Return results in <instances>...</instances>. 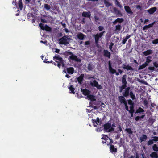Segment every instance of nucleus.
<instances>
[{"label":"nucleus","instance_id":"f257e3e1","mask_svg":"<svg viewBox=\"0 0 158 158\" xmlns=\"http://www.w3.org/2000/svg\"><path fill=\"white\" fill-rule=\"evenodd\" d=\"M64 54L66 56L70 55L69 58V61H70V60H71L77 62H80L81 61V59L79 58L77 56L74 55L71 52L65 51L64 52Z\"/></svg>","mask_w":158,"mask_h":158},{"label":"nucleus","instance_id":"f03ea898","mask_svg":"<svg viewBox=\"0 0 158 158\" xmlns=\"http://www.w3.org/2000/svg\"><path fill=\"white\" fill-rule=\"evenodd\" d=\"M104 130V131L111 132L114 131V128L111 127V123L109 121L108 122L106 123L103 125Z\"/></svg>","mask_w":158,"mask_h":158},{"label":"nucleus","instance_id":"7ed1b4c3","mask_svg":"<svg viewBox=\"0 0 158 158\" xmlns=\"http://www.w3.org/2000/svg\"><path fill=\"white\" fill-rule=\"evenodd\" d=\"M105 32V31H104L101 32L99 34H97L96 35H94V36L95 38V44L98 48L101 47L100 46L98 45V44L99 38H101L103 36Z\"/></svg>","mask_w":158,"mask_h":158},{"label":"nucleus","instance_id":"20e7f679","mask_svg":"<svg viewBox=\"0 0 158 158\" xmlns=\"http://www.w3.org/2000/svg\"><path fill=\"white\" fill-rule=\"evenodd\" d=\"M68 36L67 35L63 36L59 40V44H60L64 45H67L69 44L68 40L69 39L68 38Z\"/></svg>","mask_w":158,"mask_h":158},{"label":"nucleus","instance_id":"39448f33","mask_svg":"<svg viewBox=\"0 0 158 158\" xmlns=\"http://www.w3.org/2000/svg\"><path fill=\"white\" fill-rule=\"evenodd\" d=\"M53 59L56 62H62L63 61V58L60 56L58 54H56L53 57Z\"/></svg>","mask_w":158,"mask_h":158},{"label":"nucleus","instance_id":"423d86ee","mask_svg":"<svg viewBox=\"0 0 158 158\" xmlns=\"http://www.w3.org/2000/svg\"><path fill=\"white\" fill-rule=\"evenodd\" d=\"M90 84L92 86L96 87L98 89H102V86L99 84L98 82L95 80H94L93 82H90Z\"/></svg>","mask_w":158,"mask_h":158},{"label":"nucleus","instance_id":"0eeeda50","mask_svg":"<svg viewBox=\"0 0 158 158\" xmlns=\"http://www.w3.org/2000/svg\"><path fill=\"white\" fill-rule=\"evenodd\" d=\"M130 87H127L124 90H123L122 92L123 95L125 97H127L129 95V94L130 92Z\"/></svg>","mask_w":158,"mask_h":158},{"label":"nucleus","instance_id":"6e6552de","mask_svg":"<svg viewBox=\"0 0 158 158\" xmlns=\"http://www.w3.org/2000/svg\"><path fill=\"white\" fill-rule=\"evenodd\" d=\"M122 68L126 70L127 71L134 70V69L130 66L128 64H127V65H126L124 64H123L122 65Z\"/></svg>","mask_w":158,"mask_h":158},{"label":"nucleus","instance_id":"1a4fd4ad","mask_svg":"<svg viewBox=\"0 0 158 158\" xmlns=\"http://www.w3.org/2000/svg\"><path fill=\"white\" fill-rule=\"evenodd\" d=\"M84 77V74H81L79 77L77 78V81L75 80V82H78L80 84H81L83 80Z\"/></svg>","mask_w":158,"mask_h":158},{"label":"nucleus","instance_id":"9d476101","mask_svg":"<svg viewBox=\"0 0 158 158\" xmlns=\"http://www.w3.org/2000/svg\"><path fill=\"white\" fill-rule=\"evenodd\" d=\"M103 56L109 59L111 56V54L107 50L103 49Z\"/></svg>","mask_w":158,"mask_h":158},{"label":"nucleus","instance_id":"9b49d317","mask_svg":"<svg viewBox=\"0 0 158 158\" xmlns=\"http://www.w3.org/2000/svg\"><path fill=\"white\" fill-rule=\"evenodd\" d=\"M114 12L118 16H122V14L120 11L116 7H114L113 9Z\"/></svg>","mask_w":158,"mask_h":158},{"label":"nucleus","instance_id":"f8f14e48","mask_svg":"<svg viewBox=\"0 0 158 158\" xmlns=\"http://www.w3.org/2000/svg\"><path fill=\"white\" fill-rule=\"evenodd\" d=\"M82 15L84 17L90 18L91 17L90 12V11H83L82 13Z\"/></svg>","mask_w":158,"mask_h":158},{"label":"nucleus","instance_id":"ddd939ff","mask_svg":"<svg viewBox=\"0 0 158 158\" xmlns=\"http://www.w3.org/2000/svg\"><path fill=\"white\" fill-rule=\"evenodd\" d=\"M81 91L82 92V94L84 95L87 96L90 94V92L89 90L86 89H81Z\"/></svg>","mask_w":158,"mask_h":158},{"label":"nucleus","instance_id":"4468645a","mask_svg":"<svg viewBox=\"0 0 158 158\" xmlns=\"http://www.w3.org/2000/svg\"><path fill=\"white\" fill-rule=\"evenodd\" d=\"M109 69L110 72L112 74H114L116 73L115 70L112 68L111 63L110 61L109 62Z\"/></svg>","mask_w":158,"mask_h":158},{"label":"nucleus","instance_id":"2eb2a0df","mask_svg":"<svg viewBox=\"0 0 158 158\" xmlns=\"http://www.w3.org/2000/svg\"><path fill=\"white\" fill-rule=\"evenodd\" d=\"M67 73L69 74H72L74 73V69L73 67H70L66 68Z\"/></svg>","mask_w":158,"mask_h":158},{"label":"nucleus","instance_id":"dca6fc26","mask_svg":"<svg viewBox=\"0 0 158 158\" xmlns=\"http://www.w3.org/2000/svg\"><path fill=\"white\" fill-rule=\"evenodd\" d=\"M155 23V22H154L151 24H149L148 25L144 26L143 27V30H147L148 28L152 27Z\"/></svg>","mask_w":158,"mask_h":158},{"label":"nucleus","instance_id":"f3484780","mask_svg":"<svg viewBox=\"0 0 158 158\" xmlns=\"http://www.w3.org/2000/svg\"><path fill=\"white\" fill-rule=\"evenodd\" d=\"M110 152L112 153H116L117 152V149L115 148L114 145H111L110 146Z\"/></svg>","mask_w":158,"mask_h":158},{"label":"nucleus","instance_id":"a211bd4d","mask_svg":"<svg viewBox=\"0 0 158 158\" xmlns=\"http://www.w3.org/2000/svg\"><path fill=\"white\" fill-rule=\"evenodd\" d=\"M124 9L127 13L130 14H132L133 13L132 11L129 6H124Z\"/></svg>","mask_w":158,"mask_h":158},{"label":"nucleus","instance_id":"6ab92c4d","mask_svg":"<svg viewBox=\"0 0 158 158\" xmlns=\"http://www.w3.org/2000/svg\"><path fill=\"white\" fill-rule=\"evenodd\" d=\"M156 10V7L151 8L148 10V12L150 14H153Z\"/></svg>","mask_w":158,"mask_h":158},{"label":"nucleus","instance_id":"aec40b11","mask_svg":"<svg viewBox=\"0 0 158 158\" xmlns=\"http://www.w3.org/2000/svg\"><path fill=\"white\" fill-rule=\"evenodd\" d=\"M85 35L81 33H79L77 35V37L78 39L83 40L84 38Z\"/></svg>","mask_w":158,"mask_h":158},{"label":"nucleus","instance_id":"412c9836","mask_svg":"<svg viewBox=\"0 0 158 158\" xmlns=\"http://www.w3.org/2000/svg\"><path fill=\"white\" fill-rule=\"evenodd\" d=\"M152 53V51L151 49H148L147 51H144L143 52V54L145 56H147L151 54Z\"/></svg>","mask_w":158,"mask_h":158},{"label":"nucleus","instance_id":"4be33fe9","mask_svg":"<svg viewBox=\"0 0 158 158\" xmlns=\"http://www.w3.org/2000/svg\"><path fill=\"white\" fill-rule=\"evenodd\" d=\"M150 156L151 158H158V154L155 152H153L151 153Z\"/></svg>","mask_w":158,"mask_h":158},{"label":"nucleus","instance_id":"5701e85b","mask_svg":"<svg viewBox=\"0 0 158 158\" xmlns=\"http://www.w3.org/2000/svg\"><path fill=\"white\" fill-rule=\"evenodd\" d=\"M127 76L125 74L123 75L122 79V82L123 84H127V82L126 81V78Z\"/></svg>","mask_w":158,"mask_h":158},{"label":"nucleus","instance_id":"b1692460","mask_svg":"<svg viewBox=\"0 0 158 158\" xmlns=\"http://www.w3.org/2000/svg\"><path fill=\"white\" fill-rule=\"evenodd\" d=\"M125 97L123 96H118V100L121 103H123L124 102L126 101Z\"/></svg>","mask_w":158,"mask_h":158},{"label":"nucleus","instance_id":"393cba45","mask_svg":"<svg viewBox=\"0 0 158 158\" xmlns=\"http://www.w3.org/2000/svg\"><path fill=\"white\" fill-rule=\"evenodd\" d=\"M18 6L19 7H17V8H19L20 10H21L23 8V5L22 0H19L18 3Z\"/></svg>","mask_w":158,"mask_h":158},{"label":"nucleus","instance_id":"a878e982","mask_svg":"<svg viewBox=\"0 0 158 158\" xmlns=\"http://www.w3.org/2000/svg\"><path fill=\"white\" fill-rule=\"evenodd\" d=\"M147 139L146 135L143 134L140 138V140L141 142L143 141H145Z\"/></svg>","mask_w":158,"mask_h":158},{"label":"nucleus","instance_id":"bb28decb","mask_svg":"<svg viewBox=\"0 0 158 158\" xmlns=\"http://www.w3.org/2000/svg\"><path fill=\"white\" fill-rule=\"evenodd\" d=\"M87 97L92 102L96 101V100L95 98V96L93 95L89 94L88 95Z\"/></svg>","mask_w":158,"mask_h":158},{"label":"nucleus","instance_id":"cd10ccee","mask_svg":"<svg viewBox=\"0 0 158 158\" xmlns=\"http://www.w3.org/2000/svg\"><path fill=\"white\" fill-rule=\"evenodd\" d=\"M68 88L69 90L71 91V92H70V93H72L73 94H74L75 93L74 92L75 89L73 87V85H70L69 87H68Z\"/></svg>","mask_w":158,"mask_h":158},{"label":"nucleus","instance_id":"c85d7f7f","mask_svg":"<svg viewBox=\"0 0 158 158\" xmlns=\"http://www.w3.org/2000/svg\"><path fill=\"white\" fill-rule=\"evenodd\" d=\"M152 58V56H148L146 59V61L145 62V63H146L147 64H148V63H150L152 61V60H151V59Z\"/></svg>","mask_w":158,"mask_h":158},{"label":"nucleus","instance_id":"c756f323","mask_svg":"<svg viewBox=\"0 0 158 158\" xmlns=\"http://www.w3.org/2000/svg\"><path fill=\"white\" fill-rule=\"evenodd\" d=\"M148 65V64H147L146 63H144L142 65H140L139 66L138 70H140L142 69Z\"/></svg>","mask_w":158,"mask_h":158},{"label":"nucleus","instance_id":"7c9ffc66","mask_svg":"<svg viewBox=\"0 0 158 158\" xmlns=\"http://www.w3.org/2000/svg\"><path fill=\"white\" fill-rule=\"evenodd\" d=\"M131 98L133 100L135 99V94H133L132 91H130V94H129Z\"/></svg>","mask_w":158,"mask_h":158},{"label":"nucleus","instance_id":"2f4dec72","mask_svg":"<svg viewBox=\"0 0 158 158\" xmlns=\"http://www.w3.org/2000/svg\"><path fill=\"white\" fill-rule=\"evenodd\" d=\"M104 3L106 7H109L110 6L112 5V4L109 3L108 1L106 0L104 1Z\"/></svg>","mask_w":158,"mask_h":158},{"label":"nucleus","instance_id":"473e14b6","mask_svg":"<svg viewBox=\"0 0 158 158\" xmlns=\"http://www.w3.org/2000/svg\"><path fill=\"white\" fill-rule=\"evenodd\" d=\"M127 87V85L123 84V85L120 87H119V92H121L123 90L126 88Z\"/></svg>","mask_w":158,"mask_h":158},{"label":"nucleus","instance_id":"72a5a7b5","mask_svg":"<svg viewBox=\"0 0 158 158\" xmlns=\"http://www.w3.org/2000/svg\"><path fill=\"white\" fill-rule=\"evenodd\" d=\"M43 30H45L46 31H51V28L50 27L47 25H46L44 27V28L43 29Z\"/></svg>","mask_w":158,"mask_h":158},{"label":"nucleus","instance_id":"f704fd0d","mask_svg":"<svg viewBox=\"0 0 158 158\" xmlns=\"http://www.w3.org/2000/svg\"><path fill=\"white\" fill-rule=\"evenodd\" d=\"M144 111V110L141 107H139L138 109L136 110L135 113H139L141 112H143Z\"/></svg>","mask_w":158,"mask_h":158},{"label":"nucleus","instance_id":"c9c22d12","mask_svg":"<svg viewBox=\"0 0 158 158\" xmlns=\"http://www.w3.org/2000/svg\"><path fill=\"white\" fill-rule=\"evenodd\" d=\"M152 149L155 152H158V146L156 144H154L152 146Z\"/></svg>","mask_w":158,"mask_h":158},{"label":"nucleus","instance_id":"e433bc0d","mask_svg":"<svg viewBox=\"0 0 158 158\" xmlns=\"http://www.w3.org/2000/svg\"><path fill=\"white\" fill-rule=\"evenodd\" d=\"M44 8L47 10H49L50 9L51 7L50 5L48 4H44Z\"/></svg>","mask_w":158,"mask_h":158},{"label":"nucleus","instance_id":"4c0bfd02","mask_svg":"<svg viewBox=\"0 0 158 158\" xmlns=\"http://www.w3.org/2000/svg\"><path fill=\"white\" fill-rule=\"evenodd\" d=\"M125 130L129 134H131L133 133V131L130 128H126Z\"/></svg>","mask_w":158,"mask_h":158},{"label":"nucleus","instance_id":"58836bf2","mask_svg":"<svg viewBox=\"0 0 158 158\" xmlns=\"http://www.w3.org/2000/svg\"><path fill=\"white\" fill-rule=\"evenodd\" d=\"M115 4L118 7L120 8H122L123 7L122 5L120 4V2L118 1V0H115Z\"/></svg>","mask_w":158,"mask_h":158},{"label":"nucleus","instance_id":"ea45409f","mask_svg":"<svg viewBox=\"0 0 158 158\" xmlns=\"http://www.w3.org/2000/svg\"><path fill=\"white\" fill-rule=\"evenodd\" d=\"M87 68L89 71L92 70L93 69L92 65L91 63H89L88 64Z\"/></svg>","mask_w":158,"mask_h":158},{"label":"nucleus","instance_id":"a19ab883","mask_svg":"<svg viewBox=\"0 0 158 158\" xmlns=\"http://www.w3.org/2000/svg\"><path fill=\"white\" fill-rule=\"evenodd\" d=\"M134 105L133 106H130V110H129V112H134L135 110L134 109Z\"/></svg>","mask_w":158,"mask_h":158},{"label":"nucleus","instance_id":"79ce46f5","mask_svg":"<svg viewBox=\"0 0 158 158\" xmlns=\"http://www.w3.org/2000/svg\"><path fill=\"white\" fill-rule=\"evenodd\" d=\"M154 143V141L152 139H150L147 142V145L148 146L151 145Z\"/></svg>","mask_w":158,"mask_h":158},{"label":"nucleus","instance_id":"37998d69","mask_svg":"<svg viewBox=\"0 0 158 158\" xmlns=\"http://www.w3.org/2000/svg\"><path fill=\"white\" fill-rule=\"evenodd\" d=\"M128 103L129 105L130 106L134 105V103L133 102L131 99H129L127 100Z\"/></svg>","mask_w":158,"mask_h":158},{"label":"nucleus","instance_id":"c03bdc74","mask_svg":"<svg viewBox=\"0 0 158 158\" xmlns=\"http://www.w3.org/2000/svg\"><path fill=\"white\" fill-rule=\"evenodd\" d=\"M102 135L103 136V137H102L101 138V139H104L105 140H106L108 139L109 138V137L107 135Z\"/></svg>","mask_w":158,"mask_h":158},{"label":"nucleus","instance_id":"a18cd8bd","mask_svg":"<svg viewBox=\"0 0 158 158\" xmlns=\"http://www.w3.org/2000/svg\"><path fill=\"white\" fill-rule=\"evenodd\" d=\"M151 138H152L153 141L154 142H157L158 141V136H152Z\"/></svg>","mask_w":158,"mask_h":158},{"label":"nucleus","instance_id":"49530a36","mask_svg":"<svg viewBox=\"0 0 158 158\" xmlns=\"http://www.w3.org/2000/svg\"><path fill=\"white\" fill-rule=\"evenodd\" d=\"M116 19L117 22L119 23H121L123 21V19L122 18H117Z\"/></svg>","mask_w":158,"mask_h":158},{"label":"nucleus","instance_id":"de8ad7c7","mask_svg":"<svg viewBox=\"0 0 158 158\" xmlns=\"http://www.w3.org/2000/svg\"><path fill=\"white\" fill-rule=\"evenodd\" d=\"M121 29V27L120 25L118 24L116 26V30L119 31Z\"/></svg>","mask_w":158,"mask_h":158},{"label":"nucleus","instance_id":"09e8293b","mask_svg":"<svg viewBox=\"0 0 158 158\" xmlns=\"http://www.w3.org/2000/svg\"><path fill=\"white\" fill-rule=\"evenodd\" d=\"M143 104L144 106L147 107L148 106V101L146 99H144L143 101Z\"/></svg>","mask_w":158,"mask_h":158},{"label":"nucleus","instance_id":"8fccbe9b","mask_svg":"<svg viewBox=\"0 0 158 158\" xmlns=\"http://www.w3.org/2000/svg\"><path fill=\"white\" fill-rule=\"evenodd\" d=\"M96 124L98 125H100L101 124V122L100 121L99 118L97 117L96 120Z\"/></svg>","mask_w":158,"mask_h":158},{"label":"nucleus","instance_id":"3c124183","mask_svg":"<svg viewBox=\"0 0 158 158\" xmlns=\"http://www.w3.org/2000/svg\"><path fill=\"white\" fill-rule=\"evenodd\" d=\"M148 70L151 71L152 72H153L155 70V68L154 67L150 66L148 68Z\"/></svg>","mask_w":158,"mask_h":158},{"label":"nucleus","instance_id":"603ef678","mask_svg":"<svg viewBox=\"0 0 158 158\" xmlns=\"http://www.w3.org/2000/svg\"><path fill=\"white\" fill-rule=\"evenodd\" d=\"M39 26L40 27V28L41 29H42V30H43V29L44 28V27H45V26L44 25V24L41 23H40L39 24Z\"/></svg>","mask_w":158,"mask_h":158},{"label":"nucleus","instance_id":"864d4df0","mask_svg":"<svg viewBox=\"0 0 158 158\" xmlns=\"http://www.w3.org/2000/svg\"><path fill=\"white\" fill-rule=\"evenodd\" d=\"M110 140V142H109V143H108L107 144V145L108 146H109V145H110V146L111 145H113L112 144V143H113V140L111 139H110V138H109Z\"/></svg>","mask_w":158,"mask_h":158},{"label":"nucleus","instance_id":"5fc2aeb1","mask_svg":"<svg viewBox=\"0 0 158 158\" xmlns=\"http://www.w3.org/2000/svg\"><path fill=\"white\" fill-rule=\"evenodd\" d=\"M153 65L154 66V67H155L156 68L158 67V62L156 61L154 62L153 63Z\"/></svg>","mask_w":158,"mask_h":158},{"label":"nucleus","instance_id":"6e6d98bb","mask_svg":"<svg viewBox=\"0 0 158 158\" xmlns=\"http://www.w3.org/2000/svg\"><path fill=\"white\" fill-rule=\"evenodd\" d=\"M114 43H113L112 42H111V43H110V45L109 46V49L111 51L112 50V48L113 46L114 45Z\"/></svg>","mask_w":158,"mask_h":158},{"label":"nucleus","instance_id":"4d7b16f0","mask_svg":"<svg viewBox=\"0 0 158 158\" xmlns=\"http://www.w3.org/2000/svg\"><path fill=\"white\" fill-rule=\"evenodd\" d=\"M153 44H157L158 43V38L153 40L152 41Z\"/></svg>","mask_w":158,"mask_h":158},{"label":"nucleus","instance_id":"13d9d810","mask_svg":"<svg viewBox=\"0 0 158 158\" xmlns=\"http://www.w3.org/2000/svg\"><path fill=\"white\" fill-rule=\"evenodd\" d=\"M98 30L100 31H102L104 29V27L102 26H100L98 27Z\"/></svg>","mask_w":158,"mask_h":158},{"label":"nucleus","instance_id":"bf43d9fd","mask_svg":"<svg viewBox=\"0 0 158 158\" xmlns=\"http://www.w3.org/2000/svg\"><path fill=\"white\" fill-rule=\"evenodd\" d=\"M90 104H91V103H90L89 105H90V106L91 107H92L94 109L97 110L98 109V108L97 106H92V105H90Z\"/></svg>","mask_w":158,"mask_h":158},{"label":"nucleus","instance_id":"052dcab7","mask_svg":"<svg viewBox=\"0 0 158 158\" xmlns=\"http://www.w3.org/2000/svg\"><path fill=\"white\" fill-rule=\"evenodd\" d=\"M131 35H128V34H127L126 35V37L125 38L127 40L131 36Z\"/></svg>","mask_w":158,"mask_h":158},{"label":"nucleus","instance_id":"680f3d73","mask_svg":"<svg viewBox=\"0 0 158 158\" xmlns=\"http://www.w3.org/2000/svg\"><path fill=\"white\" fill-rule=\"evenodd\" d=\"M43 62L44 63H52V64H53V62H54L52 60H51V61H46V60H44Z\"/></svg>","mask_w":158,"mask_h":158},{"label":"nucleus","instance_id":"e2e57ef3","mask_svg":"<svg viewBox=\"0 0 158 158\" xmlns=\"http://www.w3.org/2000/svg\"><path fill=\"white\" fill-rule=\"evenodd\" d=\"M135 120L136 121H138L139 120H140V118L139 116H137L135 118Z\"/></svg>","mask_w":158,"mask_h":158},{"label":"nucleus","instance_id":"0e129e2a","mask_svg":"<svg viewBox=\"0 0 158 158\" xmlns=\"http://www.w3.org/2000/svg\"><path fill=\"white\" fill-rule=\"evenodd\" d=\"M127 40L125 38L123 39L122 41V43L123 44H124L127 41Z\"/></svg>","mask_w":158,"mask_h":158},{"label":"nucleus","instance_id":"69168bd1","mask_svg":"<svg viewBox=\"0 0 158 158\" xmlns=\"http://www.w3.org/2000/svg\"><path fill=\"white\" fill-rule=\"evenodd\" d=\"M63 34L62 33H60L57 34V36L58 37H60L62 36Z\"/></svg>","mask_w":158,"mask_h":158},{"label":"nucleus","instance_id":"338daca9","mask_svg":"<svg viewBox=\"0 0 158 158\" xmlns=\"http://www.w3.org/2000/svg\"><path fill=\"white\" fill-rule=\"evenodd\" d=\"M94 18L95 19V21L96 22H97V20L99 19V18L97 16H94Z\"/></svg>","mask_w":158,"mask_h":158},{"label":"nucleus","instance_id":"774afa93","mask_svg":"<svg viewBox=\"0 0 158 158\" xmlns=\"http://www.w3.org/2000/svg\"><path fill=\"white\" fill-rule=\"evenodd\" d=\"M90 44V42L89 41H86L85 42V45H89Z\"/></svg>","mask_w":158,"mask_h":158}]
</instances>
